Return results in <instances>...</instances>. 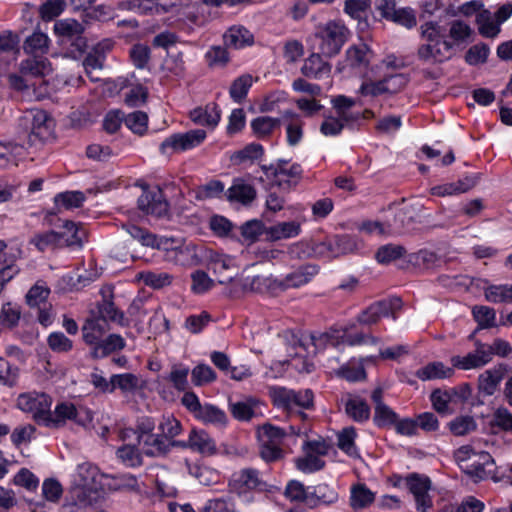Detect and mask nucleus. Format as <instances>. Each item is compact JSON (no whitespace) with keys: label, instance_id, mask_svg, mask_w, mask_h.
<instances>
[{"label":"nucleus","instance_id":"29","mask_svg":"<svg viewBox=\"0 0 512 512\" xmlns=\"http://www.w3.org/2000/svg\"><path fill=\"white\" fill-rule=\"evenodd\" d=\"M126 343L122 336L119 334H110L104 337L101 344L96 346L95 349L90 351V354L95 359L104 358L113 352L124 349Z\"/></svg>","mask_w":512,"mask_h":512},{"label":"nucleus","instance_id":"7","mask_svg":"<svg viewBox=\"0 0 512 512\" xmlns=\"http://www.w3.org/2000/svg\"><path fill=\"white\" fill-rule=\"evenodd\" d=\"M205 138L206 132L203 129L173 134L162 142L161 150L163 153L183 152L199 146Z\"/></svg>","mask_w":512,"mask_h":512},{"label":"nucleus","instance_id":"2","mask_svg":"<svg viewBox=\"0 0 512 512\" xmlns=\"http://www.w3.org/2000/svg\"><path fill=\"white\" fill-rule=\"evenodd\" d=\"M454 458L461 470L476 480L495 478V461L488 452L464 445L455 451Z\"/></svg>","mask_w":512,"mask_h":512},{"label":"nucleus","instance_id":"60","mask_svg":"<svg viewBox=\"0 0 512 512\" xmlns=\"http://www.w3.org/2000/svg\"><path fill=\"white\" fill-rule=\"evenodd\" d=\"M450 431L456 436H464L476 429V422L471 416H459L449 423Z\"/></svg>","mask_w":512,"mask_h":512},{"label":"nucleus","instance_id":"47","mask_svg":"<svg viewBox=\"0 0 512 512\" xmlns=\"http://www.w3.org/2000/svg\"><path fill=\"white\" fill-rule=\"evenodd\" d=\"M270 395L273 402L278 407L286 410H292L295 407V391L285 387H272Z\"/></svg>","mask_w":512,"mask_h":512},{"label":"nucleus","instance_id":"11","mask_svg":"<svg viewBox=\"0 0 512 512\" xmlns=\"http://www.w3.org/2000/svg\"><path fill=\"white\" fill-rule=\"evenodd\" d=\"M401 306L402 302L398 298L382 300L370 305L361 313L358 320L362 324L373 325L383 317L392 316L395 318V313L401 309Z\"/></svg>","mask_w":512,"mask_h":512},{"label":"nucleus","instance_id":"12","mask_svg":"<svg viewBox=\"0 0 512 512\" xmlns=\"http://www.w3.org/2000/svg\"><path fill=\"white\" fill-rule=\"evenodd\" d=\"M452 51V43L449 41H438V43H424L420 45L417 56L424 63L436 64L450 59Z\"/></svg>","mask_w":512,"mask_h":512},{"label":"nucleus","instance_id":"35","mask_svg":"<svg viewBox=\"0 0 512 512\" xmlns=\"http://www.w3.org/2000/svg\"><path fill=\"white\" fill-rule=\"evenodd\" d=\"M255 197V188L243 180H236L228 189V199L230 201H237L246 205L251 203Z\"/></svg>","mask_w":512,"mask_h":512},{"label":"nucleus","instance_id":"32","mask_svg":"<svg viewBox=\"0 0 512 512\" xmlns=\"http://www.w3.org/2000/svg\"><path fill=\"white\" fill-rule=\"evenodd\" d=\"M52 120L44 114H39L34 118L33 127L29 135L30 145H35L37 141L48 140L52 135Z\"/></svg>","mask_w":512,"mask_h":512},{"label":"nucleus","instance_id":"41","mask_svg":"<svg viewBox=\"0 0 512 512\" xmlns=\"http://www.w3.org/2000/svg\"><path fill=\"white\" fill-rule=\"evenodd\" d=\"M259 443L281 446L286 433L283 429L271 424H264L257 431Z\"/></svg>","mask_w":512,"mask_h":512},{"label":"nucleus","instance_id":"50","mask_svg":"<svg viewBox=\"0 0 512 512\" xmlns=\"http://www.w3.org/2000/svg\"><path fill=\"white\" fill-rule=\"evenodd\" d=\"M23 145L0 142V168L7 167L16 159L23 157Z\"/></svg>","mask_w":512,"mask_h":512},{"label":"nucleus","instance_id":"4","mask_svg":"<svg viewBox=\"0 0 512 512\" xmlns=\"http://www.w3.org/2000/svg\"><path fill=\"white\" fill-rule=\"evenodd\" d=\"M348 36L349 31L343 23L330 21L319 27L316 33V38L319 40L318 49L322 55L333 57L340 52Z\"/></svg>","mask_w":512,"mask_h":512},{"label":"nucleus","instance_id":"49","mask_svg":"<svg viewBox=\"0 0 512 512\" xmlns=\"http://www.w3.org/2000/svg\"><path fill=\"white\" fill-rule=\"evenodd\" d=\"M50 294V289L44 283L37 282L34 286H32L27 295L26 301L27 304L32 307H41L45 304H48V297Z\"/></svg>","mask_w":512,"mask_h":512},{"label":"nucleus","instance_id":"1","mask_svg":"<svg viewBox=\"0 0 512 512\" xmlns=\"http://www.w3.org/2000/svg\"><path fill=\"white\" fill-rule=\"evenodd\" d=\"M105 477L101 474L98 467L89 462L78 464L74 474L70 493L78 504L88 506L96 503L103 497L102 479Z\"/></svg>","mask_w":512,"mask_h":512},{"label":"nucleus","instance_id":"46","mask_svg":"<svg viewBox=\"0 0 512 512\" xmlns=\"http://www.w3.org/2000/svg\"><path fill=\"white\" fill-rule=\"evenodd\" d=\"M281 125L280 118H271L267 116L257 117L251 122V127L255 135L259 138L266 137L272 133V131Z\"/></svg>","mask_w":512,"mask_h":512},{"label":"nucleus","instance_id":"10","mask_svg":"<svg viewBox=\"0 0 512 512\" xmlns=\"http://www.w3.org/2000/svg\"><path fill=\"white\" fill-rule=\"evenodd\" d=\"M262 170L267 179L272 180L273 184L282 186L289 184L292 180L298 179L301 175V167L298 164H289L286 160H278L270 166H262Z\"/></svg>","mask_w":512,"mask_h":512},{"label":"nucleus","instance_id":"16","mask_svg":"<svg viewBox=\"0 0 512 512\" xmlns=\"http://www.w3.org/2000/svg\"><path fill=\"white\" fill-rule=\"evenodd\" d=\"M345 413L356 422L367 421L370 417V407L360 396L346 393L341 399Z\"/></svg>","mask_w":512,"mask_h":512},{"label":"nucleus","instance_id":"31","mask_svg":"<svg viewBox=\"0 0 512 512\" xmlns=\"http://www.w3.org/2000/svg\"><path fill=\"white\" fill-rule=\"evenodd\" d=\"M197 256L195 247L186 244L183 240L175 247L173 252H170L169 258L166 260L170 263L180 266H192L196 263Z\"/></svg>","mask_w":512,"mask_h":512},{"label":"nucleus","instance_id":"57","mask_svg":"<svg viewBox=\"0 0 512 512\" xmlns=\"http://www.w3.org/2000/svg\"><path fill=\"white\" fill-rule=\"evenodd\" d=\"M143 282L150 287L160 289L172 283L173 276L166 272H143L140 274Z\"/></svg>","mask_w":512,"mask_h":512},{"label":"nucleus","instance_id":"22","mask_svg":"<svg viewBox=\"0 0 512 512\" xmlns=\"http://www.w3.org/2000/svg\"><path fill=\"white\" fill-rule=\"evenodd\" d=\"M63 230L57 232L61 241H59L60 247H81L83 240L86 236L85 231L81 226L76 225L72 221L66 220L63 224Z\"/></svg>","mask_w":512,"mask_h":512},{"label":"nucleus","instance_id":"40","mask_svg":"<svg viewBox=\"0 0 512 512\" xmlns=\"http://www.w3.org/2000/svg\"><path fill=\"white\" fill-rule=\"evenodd\" d=\"M279 287V281L262 275L247 276L243 282V288L252 292L263 293Z\"/></svg>","mask_w":512,"mask_h":512},{"label":"nucleus","instance_id":"54","mask_svg":"<svg viewBox=\"0 0 512 512\" xmlns=\"http://www.w3.org/2000/svg\"><path fill=\"white\" fill-rule=\"evenodd\" d=\"M253 82L252 76L245 74L235 79L230 87V96L235 102H241L247 95Z\"/></svg>","mask_w":512,"mask_h":512},{"label":"nucleus","instance_id":"13","mask_svg":"<svg viewBox=\"0 0 512 512\" xmlns=\"http://www.w3.org/2000/svg\"><path fill=\"white\" fill-rule=\"evenodd\" d=\"M138 207L147 214L159 217L168 212V203L158 187L151 190H143L141 196L138 198Z\"/></svg>","mask_w":512,"mask_h":512},{"label":"nucleus","instance_id":"21","mask_svg":"<svg viewBox=\"0 0 512 512\" xmlns=\"http://www.w3.org/2000/svg\"><path fill=\"white\" fill-rule=\"evenodd\" d=\"M281 124L286 127L288 144L297 145L303 137V121L300 116L292 111H285L281 115Z\"/></svg>","mask_w":512,"mask_h":512},{"label":"nucleus","instance_id":"56","mask_svg":"<svg viewBox=\"0 0 512 512\" xmlns=\"http://www.w3.org/2000/svg\"><path fill=\"white\" fill-rule=\"evenodd\" d=\"M356 430L353 427H346L338 434V447L350 456L357 455L355 447Z\"/></svg>","mask_w":512,"mask_h":512},{"label":"nucleus","instance_id":"23","mask_svg":"<svg viewBox=\"0 0 512 512\" xmlns=\"http://www.w3.org/2000/svg\"><path fill=\"white\" fill-rule=\"evenodd\" d=\"M86 197L84 193L80 191H66L57 194L54 197V210L48 212L49 215H56L62 210H70L74 208H79L82 206Z\"/></svg>","mask_w":512,"mask_h":512},{"label":"nucleus","instance_id":"30","mask_svg":"<svg viewBox=\"0 0 512 512\" xmlns=\"http://www.w3.org/2000/svg\"><path fill=\"white\" fill-rule=\"evenodd\" d=\"M355 104L356 102L353 98L344 95H338L331 99V105L335 111L334 116L341 119L345 124L358 119V115L351 112V108Z\"/></svg>","mask_w":512,"mask_h":512},{"label":"nucleus","instance_id":"20","mask_svg":"<svg viewBox=\"0 0 512 512\" xmlns=\"http://www.w3.org/2000/svg\"><path fill=\"white\" fill-rule=\"evenodd\" d=\"M318 267L315 265H304L288 274L283 281H279V288H297L309 283L317 275Z\"/></svg>","mask_w":512,"mask_h":512},{"label":"nucleus","instance_id":"59","mask_svg":"<svg viewBox=\"0 0 512 512\" xmlns=\"http://www.w3.org/2000/svg\"><path fill=\"white\" fill-rule=\"evenodd\" d=\"M202 512H237V509L233 498L228 496L208 500Z\"/></svg>","mask_w":512,"mask_h":512},{"label":"nucleus","instance_id":"51","mask_svg":"<svg viewBox=\"0 0 512 512\" xmlns=\"http://www.w3.org/2000/svg\"><path fill=\"white\" fill-rule=\"evenodd\" d=\"M118 459L127 467L142 465L143 459L139 450L133 445H123L117 449Z\"/></svg>","mask_w":512,"mask_h":512},{"label":"nucleus","instance_id":"44","mask_svg":"<svg viewBox=\"0 0 512 512\" xmlns=\"http://www.w3.org/2000/svg\"><path fill=\"white\" fill-rule=\"evenodd\" d=\"M49 38L46 34L36 31L26 38L23 49L28 54H44L48 51Z\"/></svg>","mask_w":512,"mask_h":512},{"label":"nucleus","instance_id":"34","mask_svg":"<svg viewBox=\"0 0 512 512\" xmlns=\"http://www.w3.org/2000/svg\"><path fill=\"white\" fill-rule=\"evenodd\" d=\"M372 51L366 44L354 45L346 51V61L353 68H365L370 63Z\"/></svg>","mask_w":512,"mask_h":512},{"label":"nucleus","instance_id":"42","mask_svg":"<svg viewBox=\"0 0 512 512\" xmlns=\"http://www.w3.org/2000/svg\"><path fill=\"white\" fill-rule=\"evenodd\" d=\"M98 313L99 316L97 318H100L104 323H106L107 320H110L121 326L128 325V321L124 317V314L120 312L110 300H103V302L99 304Z\"/></svg>","mask_w":512,"mask_h":512},{"label":"nucleus","instance_id":"5","mask_svg":"<svg viewBox=\"0 0 512 512\" xmlns=\"http://www.w3.org/2000/svg\"><path fill=\"white\" fill-rule=\"evenodd\" d=\"M52 398L44 392H25L21 393L16 399V407L22 412L31 415L32 419L39 425L45 426Z\"/></svg>","mask_w":512,"mask_h":512},{"label":"nucleus","instance_id":"27","mask_svg":"<svg viewBox=\"0 0 512 512\" xmlns=\"http://www.w3.org/2000/svg\"><path fill=\"white\" fill-rule=\"evenodd\" d=\"M188 445L202 454L212 455L216 452L215 441L204 430L193 429L189 434Z\"/></svg>","mask_w":512,"mask_h":512},{"label":"nucleus","instance_id":"8","mask_svg":"<svg viewBox=\"0 0 512 512\" xmlns=\"http://www.w3.org/2000/svg\"><path fill=\"white\" fill-rule=\"evenodd\" d=\"M229 486L232 491L241 495L250 491H263L266 489L267 484L260 476L258 470L244 468L232 475Z\"/></svg>","mask_w":512,"mask_h":512},{"label":"nucleus","instance_id":"38","mask_svg":"<svg viewBox=\"0 0 512 512\" xmlns=\"http://www.w3.org/2000/svg\"><path fill=\"white\" fill-rule=\"evenodd\" d=\"M195 417L204 423L221 427L225 426L228 420L223 410L211 404H204Z\"/></svg>","mask_w":512,"mask_h":512},{"label":"nucleus","instance_id":"36","mask_svg":"<svg viewBox=\"0 0 512 512\" xmlns=\"http://www.w3.org/2000/svg\"><path fill=\"white\" fill-rule=\"evenodd\" d=\"M375 494L362 483L352 485L350 490V506L353 509L368 507L374 502Z\"/></svg>","mask_w":512,"mask_h":512},{"label":"nucleus","instance_id":"45","mask_svg":"<svg viewBox=\"0 0 512 512\" xmlns=\"http://www.w3.org/2000/svg\"><path fill=\"white\" fill-rule=\"evenodd\" d=\"M62 236H59L56 231H47L43 233L35 234L29 241L30 244L43 252L48 249L59 248V241Z\"/></svg>","mask_w":512,"mask_h":512},{"label":"nucleus","instance_id":"9","mask_svg":"<svg viewBox=\"0 0 512 512\" xmlns=\"http://www.w3.org/2000/svg\"><path fill=\"white\" fill-rule=\"evenodd\" d=\"M406 486L414 496L417 510L427 512L433 505L432 497L429 494L430 479L426 476L412 474L406 478Z\"/></svg>","mask_w":512,"mask_h":512},{"label":"nucleus","instance_id":"14","mask_svg":"<svg viewBox=\"0 0 512 512\" xmlns=\"http://www.w3.org/2000/svg\"><path fill=\"white\" fill-rule=\"evenodd\" d=\"M55 33L64 40L71 41L82 51L86 47V41L82 37L84 26L74 19H62L54 24Z\"/></svg>","mask_w":512,"mask_h":512},{"label":"nucleus","instance_id":"63","mask_svg":"<svg viewBox=\"0 0 512 512\" xmlns=\"http://www.w3.org/2000/svg\"><path fill=\"white\" fill-rule=\"evenodd\" d=\"M13 483L27 491H34L39 486V479L29 469L22 468L14 476Z\"/></svg>","mask_w":512,"mask_h":512},{"label":"nucleus","instance_id":"48","mask_svg":"<svg viewBox=\"0 0 512 512\" xmlns=\"http://www.w3.org/2000/svg\"><path fill=\"white\" fill-rule=\"evenodd\" d=\"M484 294L486 300L492 303H512V285H490Z\"/></svg>","mask_w":512,"mask_h":512},{"label":"nucleus","instance_id":"17","mask_svg":"<svg viewBox=\"0 0 512 512\" xmlns=\"http://www.w3.org/2000/svg\"><path fill=\"white\" fill-rule=\"evenodd\" d=\"M146 386L140 375L121 373L113 375V392L120 390L124 396H133L141 392Z\"/></svg>","mask_w":512,"mask_h":512},{"label":"nucleus","instance_id":"53","mask_svg":"<svg viewBox=\"0 0 512 512\" xmlns=\"http://www.w3.org/2000/svg\"><path fill=\"white\" fill-rule=\"evenodd\" d=\"M406 249L401 245L388 244L381 246L376 253V259L381 264H388L403 257Z\"/></svg>","mask_w":512,"mask_h":512},{"label":"nucleus","instance_id":"33","mask_svg":"<svg viewBox=\"0 0 512 512\" xmlns=\"http://www.w3.org/2000/svg\"><path fill=\"white\" fill-rule=\"evenodd\" d=\"M224 42L227 46L238 49L254 42V37L243 26H233L224 34Z\"/></svg>","mask_w":512,"mask_h":512},{"label":"nucleus","instance_id":"26","mask_svg":"<svg viewBox=\"0 0 512 512\" xmlns=\"http://www.w3.org/2000/svg\"><path fill=\"white\" fill-rule=\"evenodd\" d=\"M504 372L503 366L484 371L478 379L479 390L485 395H493L504 377Z\"/></svg>","mask_w":512,"mask_h":512},{"label":"nucleus","instance_id":"64","mask_svg":"<svg viewBox=\"0 0 512 512\" xmlns=\"http://www.w3.org/2000/svg\"><path fill=\"white\" fill-rule=\"evenodd\" d=\"M47 343L49 348L58 353L68 352L73 347V342L62 332H53L48 336Z\"/></svg>","mask_w":512,"mask_h":512},{"label":"nucleus","instance_id":"3","mask_svg":"<svg viewBox=\"0 0 512 512\" xmlns=\"http://www.w3.org/2000/svg\"><path fill=\"white\" fill-rule=\"evenodd\" d=\"M68 420L73 421L79 426L87 427L92 423L93 415L85 407H76L73 403L61 402L55 406L53 411L50 409V415L47 417L45 427L58 429L63 427Z\"/></svg>","mask_w":512,"mask_h":512},{"label":"nucleus","instance_id":"15","mask_svg":"<svg viewBox=\"0 0 512 512\" xmlns=\"http://www.w3.org/2000/svg\"><path fill=\"white\" fill-rule=\"evenodd\" d=\"M489 362L490 352L488 351V345L483 343H477L475 351L463 357L456 356L452 358L453 366L463 370L477 369Z\"/></svg>","mask_w":512,"mask_h":512},{"label":"nucleus","instance_id":"25","mask_svg":"<svg viewBox=\"0 0 512 512\" xmlns=\"http://www.w3.org/2000/svg\"><path fill=\"white\" fill-rule=\"evenodd\" d=\"M143 452L147 456L159 457L164 456L170 450L169 440L165 439L160 434H152L145 436L138 441Z\"/></svg>","mask_w":512,"mask_h":512},{"label":"nucleus","instance_id":"52","mask_svg":"<svg viewBox=\"0 0 512 512\" xmlns=\"http://www.w3.org/2000/svg\"><path fill=\"white\" fill-rule=\"evenodd\" d=\"M412 261L416 265L422 266L426 269L436 268L443 263L441 256L428 249H422L413 254Z\"/></svg>","mask_w":512,"mask_h":512},{"label":"nucleus","instance_id":"37","mask_svg":"<svg viewBox=\"0 0 512 512\" xmlns=\"http://www.w3.org/2000/svg\"><path fill=\"white\" fill-rule=\"evenodd\" d=\"M454 373L453 368L445 366L441 362L430 363L416 372V376L423 380L450 378Z\"/></svg>","mask_w":512,"mask_h":512},{"label":"nucleus","instance_id":"19","mask_svg":"<svg viewBox=\"0 0 512 512\" xmlns=\"http://www.w3.org/2000/svg\"><path fill=\"white\" fill-rule=\"evenodd\" d=\"M193 8L190 0H157V15L170 13L181 19L195 21Z\"/></svg>","mask_w":512,"mask_h":512},{"label":"nucleus","instance_id":"61","mask_svg":"<svg viewBox=\"0 0 512 512\" xmlns=\"http://www.w3.org/2000/svg\"><path fill=\"white\" fill-rule=\"evenodd\" d=\"M472 313L480 328H490L495 325L496 314L494 309L487 306H475Z\"/></svg>","mask_w":512,"mask_h":512},{"label":"nucleus","instance_id":"18","mask_svg":"<svg viewBox=\"0 0 512 512\" xmlns=\"http://www.w3.org/2000/svg\"><path fill=\"white\" fill-rule=\"evenodd\" d=\"M108 330L107 323L101 321L100 318L87 319L81 328L83 341L91 347V350L95 349L101 344Z\"/></svg>","mask_w":512,"mask_h":512},{"label":"nucleus","instance_id":"6","mask_svg":"<svg viewBox=\"0 0 512 512\" xmlns=\"http://www.w3.org/2000/svg\"><path fill=\"white\" fill-rule=\"evenodd\" d=\"M19 72L28 77L31 82L37 83V99L48 93L45 77L52 72V67L47 58L34 56L23 60Z\"/></svg>","mask_w":512,"mask_h":512},{"label":"nucleus","instance_id":"62","mask_svg":"<svg viewBox=\"0 0 512 512\" xmlns=\"http://www.w3.org/2000/svg\"><path fill=\"white\" fill-rule=\"evenodd\" d=\"M397 414L387 405L375 406L374 422L379 427H388L394 425L397 420Z\"/></svg>","mask_w":512,"mask_h":512},{"label":"nucleus","instance_id":"55","mask_svg":"<svg viewBox=\"0 0 512 512\" xmlns=\"http://www.w3.org/2000/svg\"><path fill=\"white\" fill-rule=\"evenodd\" d=\"M296 467L304 473H312L321 470L325 462L317 455L305 451V456L296 459Z\"/></svg>","mask_w":512,"mask_h":512},{"label":"nucleus","instance_id":"43","mask_svg":"<svg viewBox=\"0 0 512 512\" xmlns=\"http://www.w3.org/2000/svg\"><path fill=\"white\" fill-rule=\"evenodd\" d=\"M479 33L487 38H494L500 32V24L494 20L489 11H483L477 15Z\"/></svg>","mask_w":512,"mask_h":512},{"label":"nucleus","instance_id":"28","mask_svg":"<svg viewBox=\"0 0 512 512\" xmlns=\"http://www.w3.org/2000/svg\"><path fill=\"white\" fill-rule=\"evenodd\" d=\"M301 232V224L297 221L280 222L266 229V235L272 241L296 237Z\"/></svg>","mask_w":512,"mask_h":512},{"label":"nucleus","instance_id":"58","mask_svg":"<svg viewBox=\"0 0 512 512\" xmlns=\"http://www.w3.org/2000/svg\"><path fill=\"white\" fill-rule=\"evenodd\" d=\"M455 396H457V393L454 390H435L431 394V401L434 409L440 413L448 412L450 410V403L453 401Z\"/></svg>","mask_w":512,"mask_h":512},{"label":"nucleus","instance_id":"24","mask_svg":"<svg viewBox=\"0 0 512 512\" xmlns=\"http://www.w3.org/2000/svg\"><path fill=\"white\" fill-rule=\"evenodd\" d=\"M331 66L325 62L320 54L313 53L305 61L301 68L303 75L309 78L321 79L330 74Z\"/></svg>","mask_w":512,"mask_h":512},{"label":"nucleus","instance_id":"39","mask_svg":"<svg viewBox=\"0 0 512 512\" xmlns=\"http://www.w3.org/2000/svg\"><path fill=\"white\" fill-rule=\"evenodd\" d=\"M191 120L200 125L215 127L220 121V111L216 105L207 106L205 109H194L190 114Z\"/></svg>","mask_w":512,"mask_h":512}]
</instances>
